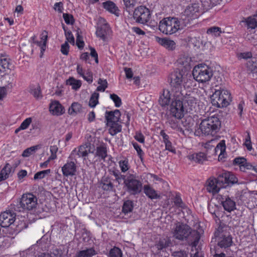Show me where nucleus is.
Masks as SVG:
<instances>
[{"mask_svg":"<svg viewBox=\"0 0 257 257\" xmlns=\"http://www.w3.org/2000/svg\"><path fill=\"white\" fill-rule=\"evenodd\" d=\"M173 236L178 240L188 239L189 243L193 246H196L200 238L199 233L195 230H192L188 225L177 222L172 231Z\"/></svg>","mask_w":257,"mask_h":257,"instance_id":"f257e3e1","label":"nucleus"},{"mask_svg":"<svg viewBox=\"0 0 257 257\" xmlns=\"http://www.w3.org/2000/svg\"><path fill=\"white\" fill-rule=\"evenodd\" d=\"M221 122L217 116L213 115L203 119L200 125L199 129L205 135H213L218 132Z\"/></svg>","mask_w":257,"mask_h":257,"instance_id":"f03ea898","label":"nucleus"},{"mask_svg":"<svg viewBox=\"0 0 257 257\" xmlns=\"http://www.w3.org/2000/svg\"><path fill=\"white\" fill-rule=\"evenodd\" d=\"M231 100L230 93L225 89H215L211 96L212 105L218 108L226 107Z\"/></svg>","mask_w":257,"mask_h":257,"instance_id":"7ed1b4c3","label":"nucleus"},{"mask_svg":"<svg viewBox=\"0 0 257 257\" xmlns=\"http://www.w3.org/2000/svg\"><path fill=\"white\" fill-rule=\"evenodd\" d=\"M180 22L175 17H167L162 20L159 25V30L164 34L172 35L180 29Z\"/></svg>","mask_w":257,"mask_h":257,"instance_id":"20e7f679","label":"nucleus"},{"mask_svg":"<svg viewBox=\"0 0 257 257\" xmlns=\"http://www.w3.org/2000/svg\"><path fill=\"white\" fill-rule=\"evenodd\" d=\"M170 86L173 97L180 98L182 96L183 89V74L180 71H175L170 75Z\"/></svg>","mask_w":257,"mask_h":257,"instance_id":"39448f33","label":"nucleus"},{"mask_svg":"<svg viewBox=\"0 0 257 257\" xmlns=\"http://www.w3.org/2000/svg\"><path fill=\"white\" fill-rule=\"evenodd\" d=\"M192 75L197 81L205 83L210 80L213 75V71L207 65L200 64L194 67Z\"/></svg>","mask_w":257,"mask_h":257,"instance_id":"423d86ee","label":"nucleus"},{"mask_svg":"<svg viewBox=\"0 0 257 257\" xmlns=\"http://www.w3.org/2000/svg\"><path fill=\"white\" fill-rule=\"evenodd\" d=\"M124 186L126 187L127 192L135 195L141 192L143 184L140 180L137 179L136 175L129 174L127 175V179L125 180Z\"/></svg>","mask_w":257,"mask_h":257,"instance_id":"0eeeda50","label":"nucleus"},{"mask_svg":"<svg viewBox=\"0 0 257 257\" xmlns=\"http://www.w3.org/2000/svg\"><path fill=\"white\" fill-rule=\"evenodd\" d=\"M183 97L178 98L177 97H173L172 101L170 106V113L175 118L180 119L183 117L184 115L185 107L183 102L181 100V98Z\"/></svg>","mask_w":257,"mask_h":257,"instance_id":"6e6552de","label":"nucleus"},{"mask_svg":"<svg viewBox=\"0 0 257 257\" xmlns=\"http://www.w3.org/2000/svg\"><path fill=\"white\" fill-rule=\"evenodd\" d=\"M37 204V197L31 193H28L23 195L19 204L20 206L18 207L34 212Z\"/></svg>","mask_w":257,"mask_h":257,"instance_id":"1a4fd4ad","label":"nucleus"},{"mask_svg":"<svg viewBox=\"0 0 257 257\" xmlns=\"http://www.w3.org/2000/svg\"><path fill=\"white\" fill-rule=\"evenodd\" d=\"M133 17L136 22L141 24H145L150 19V11L145 6H139L135 9Z\"/></svg>","mask_w":257,"mask_h":257,"instance_id":"9d476101","label":"nucleus"},{"mask_svg":"<svg viewBox=\"0 0 257 257\" xmlns=\"http://www.w3.org/2000/svg\"><path fill=\"white\" fill-rule=\"evenodd\" d=\"M215 237L218 241V245L221 248H227L230 247L232 243V237L227 232H224L223 228L219 227L214 233Z\"/></svg>","mask_w":257,"mask_h":257,"instance_id":"9b49d317","label":"nucleus"},{"mask_svg":"<svg viewBox=\"0 0 257 257\" xmlns=\"http://www.w3.org/2000/svg\"><path fill=\"white\" fill-rule=\"evenodd\" d=\"M16 214L10 211H5L0 215V225L2 227H8L12 224L16 219Z\"/></svg>","mask_w":257,"mask_h":257,"instance_id":"f8f14e48","label":"nucleus"},{"mask_svg":"<svg viewBox=\"0 0 257 257\" xmlns=\"http://www.w3.org/2000/svg\"><path fill=\"white\" fill-rule=\"evenodd\" d=\"M194 95V93H187L183 91L182 93L183 98H181V100L183 102L184 107L186 106V104H187L190 110H193V108H195L198 101L197 98H196Z\"/></svg>","mask_w":257,"mask_h":257,"instance_id":"ddd939ff","label":"nucleus"},{"mask_svg":"<svg viewBox=\"0 0 257 257\" xmlns=\"http://www.w3.org/2000/svg\"><path fill=\"white\" fill-rule=\"evenodd\" d=\"M114 180L109 176H103L98 182V187L105 191H112L114 189Z\"/></svg>","mask_w":257,"mask_h":257,"instance_id":"4468645a","label":"nucleus"},{"mask_svg":"<svg viewBox=\"0 0 257 257\" xmlns=\"http://www.w3.org/2000/svg\"><path fill=\"white\" fill-rule=\"evenodd\" d=\"M199 6L197 4H194L188 6L185 10L183 15L188 18V22L196 19L198 17Z\"/></svg>","mask_w":257,"mask_h":257,"instance_id":"2eb2a0df","label":"nucleus"},{"mask_svg":"<svg viewBox=\"0 0 257 257\" xmlns=\"http://www.w3.org/2000/svg\"><path fill=\"white\" fill-rule=\"evenodd\" d=\"M120 112L119 110L115 109L114 111L105 112V118L107 121L108 125H113L118 124L120 116Z\"/></svg>","mask_w":257,"mask_h":257,"instance_id":"dca6fc26","label":"nucleus"},{"mask_svg":"<svg viewBox=\"0 0 257 257\" xmlns=\"http://www.w3.org/2000/svg\"><path fill=\"white\" fill-rule=\"evenodd\" d=\"M87 155L88 152L86 148L84 146H80L78 149H75L72 151L69 158L76 162L77 158L83 157L84 159H85V157Z\"/></svg>","mask_w":257,"mask_h":257,"instance_id":"f3484780","label":"nucleus"},{"mask_svg":"<svg viewBox=\"0 0 257 257\" xmlns=\"http://www.w3.org/2000/svg\"><path fill=\"white\" fill-rule=\"evenodd\" d=\"M206 190L209 193L215 194L219 192L221 188L220 185H219L216 178L210 177L206 182Z\"/></svg>","mask_w":257,"mask_h":257,"instance_id":"a211bd4d","label":"nucleus"},{"mask_svg":"<svg viewBox=\"0 0 257 257\" xmlns=\"http://www.w3.org/2000/svg\"><path fill=\"white\" fill-rule=\"evenodd\" d=\"M74 161L72 160L67 162L62 168V171L64 176L68 177L75 175L76 172V166Z\"/></svg>","mask_w":257,"mask_h":257,"instance_id":"6ab92c4d","label":"nucleus"},{"mask_svg":"<svg viewBox=\"0 0 257 257\" xmlns=\"http://www.w3.org/2000/svg\"><path fill=\"white\" fill-rule=\"evenodd\" d=\"M48 35L46 31H44L41 35L40 41L35 40L36 37L34 36L31 38L33 41V43L36 44L38 46L41 48V56L43 55V52L46 49V43L47 41Z\"/></svg>","mask_w":257,"mask_h":257,"instance_id":"aec40b11","label":"nucleus"},{"mask_svg":"<svg viewBox=\"0 0 257 257\" xmlns=\"http://www.w3.org/2000/svg\"><path fill=\"white\" fill-rule=\"evenodd\" d=\"M187 158L192 162L202 164L207 160L206 154L203 152L194 153L187 156Z\"/></svg>","mask_w":257,"mask_h":257,"instance_id":"412c9836","label":"nucleus"},{"mask_svg":"<svg viewBox=\"0 0 257 257\" xmlns=\"http://www.w3.org/2000/svg\"><path fill=\"white\" fill-rule=\"evenodd\" d=\"M144 193L150 199H160L161 195L150 185H145L143 186Z\"/></svg>","mask_w":257,"mask_h":257,"instance_id":"4be33fe9","label":"nucleus"},{"mask_svg":"<svg viewBox=\"0 0 257 257\" xmlns=\"http://www.w3.org/2000/svg\"><path fill=\"white\" fill-rule=\"evenodd\" d=\"M171 95H172L171 91L168 89H163L159 99V104L162 106L168 105L170 102Z\"/></svg>","mask_w":257,"mask_h":257,"instance_id":"5701e85b","label":"nucleus"},{"mask_svg":"<svg viewBox=\"0 0 257 257\" xmlns=\"http://www.w3.org/2000/svg\"><path fill=\"white\" fill-rule=\"evenodd\" d=\"M49 110L54 115H59L64 113L63 107L58 101H54L50 103Z\"/></svg>","mask_w":257,"mask_h":257,"instance_id":"b1692460","label":"nucleus"},{"mask_svg":"<svg viewBox=\"0 0 257 257\" xmlns=\"http://www.w3.org/2000/svg\"><path fill=\"white\" fill-rule=\"evenodd\" d=\"M109 27L107 23L104 24L97 28L96 35L97 37L100 38L103 41L106 38V35L108 33Z\"/></svg>","mask_w":257,"mask_h":257,"instance_id":"393cba45","label":"nucleus"},{"mask_svg":"<svg viewBox=\"0 0 257 257\" xmlns=\"http://www.w3.org/2000/svg\"><path fill=\"white\" fill-rule=\"evenodd\" d=\"M156 40L157 42L166 49L172 50L175 48L176 44L172 40L165 38H161L158 37H156Z\"/></svg>","mask_w":257,"mask_h":257,"instance_id":"a878e982","label":"nucleus"},{"mask_svg":"<svg viewBox=\"0 0 257 257\" xmlns=\"http://www.w3.org/2000/svg\"><path fill=\"white\" fill-rule=\"evenodd\" d=\"M223 199V198H222ZM222 205L225 210L230 212L236 209L235 202L229 197H226L225 199L221 201Z\"/></svg>","mask_w":257,"mask_h":257,"instance_id":"bb28decb","label":"nucleus"},{"mask_svg":"<svg viewBox=\"0 0 257 257\" xmlns=\"http://www.w3.org/2000/svg\"><path fill=\"white\" fill-rule=\"evenodd\" d=\"M102 5L105 10L116 16H118L119 11L113 2L108 1L103 3Z\"/></svg>","mask_w":257,"mask_h":257,"instance_id":"cd10ccee","label":"nucleus"},{"mask_svg":"<svg viewBox=\"0 0 257 257\" xmlns=\"http://www.w3.org/2000/svg\"><path fill=\"white\" fill-rule=\"evenodd\" d=\"M241 23L244 24L247 29H254L257 27V20L254 16L244 18Z\"/></svg>","mask_w":257,"mask_h":257,"instance_id":"c85d7f7f","label":"nucleus"},{"mask_svg":"<svg viewBox=\"0 0 257 257\" xmlns=\"http://www.w3.org/2000/svg\"><path fill=\"white\" fill-rule=\"evenodd\" d=\"M12 170L11 166L7 163L0 172V182L7 179Z\"/></svg>","mask_w":257,"mask_h":257,"instance_id":"c756f323","label":"nucleus"},{"mask_svg":"<svg viewBox=\"0 0 257 257\" xmlns=\"http://www.w3.org/2000/svg\"><path fill=\"white\" fill-rule=\"evenodd\" d=\"M96 254L93 248H89L77 252L76 257H91Z\"/></svg>","mask_w":257,"mask_h":257,"instance_id":"7c9ffc66","label":"nucleus"},{"mask_svg":"<svg viewBox=\"0 0 257 257\" xmlns=\"http://www.w3.org/2000/svg\"><path fill=\"white\" fill-rule=\"evenodd\" d=\"M134 208L133 201L130 200H127L124 202L122 206V212L124 214L132 212Z\"/></svg>","mask_w":257,"mask_h":257,"instance_id":"2f4dec72","label":"nucleus"},{"mask_svg":"<svg viewBox=\"0 0 257 257\" xmlns=\"http://www.w3.org/2000/svg\"><path fill=\"white\" fill-rule=\"evenodd\" d=\"M81 105L78 102H73L68 109V113L70 115H75L81 110Z\"/></svg>","mask_w":257,"mask_h":257,"instance_id":"473e14b6","label":"nucleus"},{"mask_svg":"<svg viewBox=\"0 0 257 257\" xmlns=\"http://www.w3.org/2000/svg\"><path fill=\"white\" fill-rule=\"evenodd\" d=\"M96 156L102 160H104L107 156V150L106 147L103 146L97 147L96 150Z\"/></svg>","mask_w":257,"mask_h":257,"instance_id":"72a5a7b5","label":"nucleus"},{"mask_svg":"<svg viewBox=\"0 0 257 257\" xmlns=\"http://www.w3.org/2000/svg\"><path fill=\"white\" fill-rule=\"evenodd\" d=\"M67 84L72 86L73 89L77 90L81 86V82L79 80H76L73 77H70L67 80Z\"/></svg>","mask_w":257,"mask_h":257,"instance_id":"f704fd0d","label":"nucleus"},{"mask_svg":"<svg viewBox=\"0 0 257 257\" xmlns=\"http://www.w3.org/2000/svg\"><path fill=\"white\" fill-rule=\"evenodd\" d=\"M226 171L220 173L217 178L216 180L217 181L219 185H220L221 188H225L227 187V179L225 178Z\"/></svg>","mask_w":257,"mask_h":257,"instance_id":"c9c22d12","label":"nucleus"},{"mask_svg":"<svg viewBox=\"0 0 257 257\" xmlns=\"http://www.w3.org/2000/svg\"><path fill=\"white\" fill-rule=\"evenodd\" d=\"M166 119L171 128L174 130L178 128V121L177 120V118L169 114L167 115Z\"/></svg>","mask_w":257,"mask_h":257,"instance_id":"e433bc0d","label":"nucleus"},{"mask_svg":"<svg viewBox=\"0 0 257 257\" xmlns=\"http://www.w3.org/2000/svg\"><path fill=\"white\" fill-rule=\"evenodd\" d=\"M225 178L227 179V186L235 184L238 181L235 175L229 172L226 171Z\"/></svg>","mask_w":257,"mask_h":257,"instance_id":"4c0bfd02","label":"nucleus"},{"mask_svg":"<svg viewBox=\"0 0 257 257\" xmlns=\"http://www.w3.org/2000/svg\"><path fill=\"white\" fill-rule=\"evenodd\" d=\"M99 96V93L96 91L92 94L89 101L90 107H94L98 104Z\"/></svg>","mask_w":257,"mask_h":257,"instance_id":"58836bf2","label":"nucleus"},{"mask_svg":"<svg viewBox=\"0 0 257 257\" xmlns=\"http://www.w3.org/2000/svg\"><path fill=\"white\" fill-rule=\"evenodd\" d=\"M222 31L221 28L216 26L210 27L207 31L208 34L211 35L215 37H219Z\"/></svg>","mask_w":257,"mask_h":257,"instance_id":"ea45409f","label":"nucleus"},{"mask_svg":"<svg viewBox=\"0 0 257 257\" xmlns=\"http://www.w3.org/2000/svg\"><path fill=\"white\" fill-rule=\"evenodd\" d=\"M99 86L97 87L96 91L104 92L108 86V83L106 79L99 78L98 80Z\"/></svg>","mask_w":257,"mask_h":257,"instance_id":"a19ab883","label":"nucleus"},{"mask_svg":"<svg viewBox=\"0 0 257 257\" xmlns=\"http://www.w3.org/2000/svg\"><path fill=\"white\" fill-rule=\"evenodd\" d=\"M118 164L120 170L122 173L126 172L130 169L129 163L127 159L120 160L119 161Z\"/></svg>","mask_w":257,"mask_h":257,"instance_id":"79ce46f5","label":"nucleus"},{"mask_svg":"<svg viewBox=\"0 0 257 257\" xmlns=\"http://www.w3.org/2000/svg\"><path fill=\"white\" fill-rule=\"evenodd\" d=\"M108 125L110 126L109 129V133L111 136H114L121 131V125L118 124Z\"/></svg>","mask_w":257,"mask_h":257,"instance_id":"37998d69","label":"nucleus"},{"mask_svg":"<svg viewBox=\"0 0 257 257\" xmlns=\"http://www.w3.org/2000/svg\"><path fill=\"white\" fill-rule=\"evenodd\" d=\"M109 257H122V251L120 248L114 247L109 251Z\"/></svg>","mask_w":257,"mask_h":257,"instance_id":"c03bdc74","label":"nucleus"},{"mask_svg":"<svg viewBox=\"0 0 257 257\" xmlns=\"http://www.w3.org/2000/svg\"><path fill=\"white\" fill-rule=\"evenodd\" d=\"M38 146H35L27 148V149L25 150L23 152L22 156L24 157H29L31 155L34 154L35 152V151L38 149Z\"/></svg>","mask_w":257,"mask_h":257,"instance_id":"a18cd8bd","label":"nucleus"},{"mask_svg":"<svg viewBox=\"0 0 257 257\" xmlns=\"http://www.w3.org/2000/svg\"><path fill=\"white\" fill-rule=\"evenodd\" d=\"M256 166H253L250 163L247 162L245 159V163L244 162L243 164L240 167V171L242 172H246L247 170H253L254 171V168Z\"/></svg>","mask_w":257,"mask_h":257,"instance_id":"49530a36","label":"nucleus"},{"mask_svg":"<svg viewBox=\"0 0 257 257\" xmlns=\"http://www.w3.org/2000/svg\"><path fill=\"white\" fill-rule=\"evenodd\" d=\"M51 172L50 169L41 171L36 173L34 177V180L41 179L44 178L46 175L50 174Z\"/></svg>","mask_w":257,"mask_h":257,"instance_id":"de8ad7c7","label":"nucleus"},{"mask_svg":"<svg viewBox=\"0 0 257 257\" xmlns=\"http://www.w3.org/2000/svg\"><path fill=\"white\" fill-rule=\"evenodd\" d=\"M63 29L65 31V36L67 40L66 42L68 43L69 42L74 45L75 43V39L72 32L70 31H67L64 27H63Z\"/></svg>","mask_w":257,"mask_h":257,"instance_id":"09e8293b","label":"nucleus"},{"mask_svg":"<svg viewBox=\"0 0 257 257\" xmlns=\"http://www.w3.org/2000/svg\"><path fill=\"white\" fill-rule=\"evenodd\" d=\"M31 93L37 99H40L42 97L40 87L39 86L32 89L31 90Z\"/></svg>","mask_w":257,"mask_h":257,"instance_id":"8fccbe9b","label":"nucleus"},{"mask_svg":"<svg viewBox=\"0 0 257 257\" xmlns=\"http://www.w3.org/2000/svg\"><path fill=\"white\" fill-rule=\"evenodd\" d=\"M236 56L239 60H241L242 59L246 60L251 58L252 56V55L250 52H245L238 53H237Z\"/></svg>","mask_w":257,"mask_h":257,"instance_id":"3c124183","label":"nucleus"},{"mask_svg":"<svg viewBox=\"0 0 257 257\" xmlns=\"http://www.w3.org/2000/svg\"><path fill=\"white\" fill-rule=\"evenodd\" d=\"M63 17L65 22L68 25H73L74 23V19L73 16L71 14L64 13Z\"/></svg>","mask_w":257,"mask_h":257,"instance_id":"603ef678","label":"nucleus"},{"mask_svg":"<svg viewBox=\"0 0 257 257\" xmlns=\"http://www.w3.org/2000/svg\"><path fill=\"white\" fill-rule=\"evenodd\" d=\"M110 98L113 100L115 104V106L119 107L121 105V100L120 98L115 94H111L110 95Z\"/></svg>","mask_w":257,"mask_h":257,"instance_id":"864d4df0","label":"nucleus"},{"mask_svg":"<svg viewBox=\"0 0 257 257\" xmlns=\"http://www.w3.org/2000/svg\"><path fill=\"white\" fill-rule=\"evenodd\" d=\"M0 62L3 69V72H6L7 70L10 69L9 60L7 58L0 59Z\"/></svg>","mask_w":257,"mask_h":257,"instance_id":"5fc2aeb1","label":"nucleus"},{"mask_svg":"<svg viewBox=\"0 0 257 257\" xmlns=\"http://www.w3.org/2000/svg\"><path fill=\"white\" fill-rule=\"evenodd\" d=\"M83 79L88 82L89 83H91L93 81V75L91 71L88 70L84 73V75L82 76Z\"/></svg>","mask_w":257,"mask_h":257,"instance_id":"6e6d98bb","label":"nucleus"},{"mask_svg":"<svg viewBox=\"0 0 257 257\" xmlns=\"http://www.w3.org/2000/svg\"><path fill=\"white\" fill-rule=\"evenodd\" d=\"M32 119L31 117H28L25 119L20 125V128L24 130L27 129L31 123L32 122Z\"/></svg>","mask_w":257,"mask_h":257,"instance_id":"4d7b16f0","label":"nucleus"},{"mask_svg":"<svg viewBox=\"0 0 257 257\" xmlns=\"http://www.w3.org/2000/svg\"><path fill=\"white\" fill-rule=\"evenodd\" d=\"M168 243L166 240L161 239L159 240L158 243L157 244V247L158 249L161 250L168 246Z\"/></svg>","mask_w":257,"mask_h":257,"instance_id":"13d9d810","label":"nucleus"},{"mask_svg":"<svg viewBox=\"0 0 257 257\" xmlns=\"http://www.w3.org/2000/svg\"><path fill=\"white\" fill-rule=\"evenodd\" d=\"M69 50V45L67 42H65L61 47V52L64 55H67Z\"/></svg>","mask_w":257,"mask_h":257,"instance_id":"bf43d9fd","label":"nucleus"},{"mask_svg":"<svg viewBox=\"0 0 257 257\" xmlns=\"http://www.w3.org/2000/svg\"><path fill=\"white\" fill-rule=\"evenodd\" d=\"M216 151H217L218 150H220V153H222L223 151L225 150V141L222 140L218 144L216 147L215 148Z\"/></svg>","mask_w":257,"mask_h":257,"instance_id":"052dcab7","label":"nucleus"},{"mask_svg":"<svg viewBox=\"0 0 257 257\" xmlns=\"http://www.w3.org/2000/svg\"><path fill=\"white\" fill-rule=\"evenodd\" d=\"M233 164L239 165V167L245 163V159L243 157H237L233 160Z\"/></svg>","mask_w":257,"mask_h":257,"instance_id":"680f3d73","label":"nucleus"},{"mask_svg":"<svg viewBox=\"0 0 257 257\" xmlns=\"http://www.w3.org/2000/svg\"><path fill=\"white\" fill-rule=\"evenodd\" d=\"M244 144L248 150L250 151L252 149L250 137L248 133L246 138H245V141Z\"/></svg>","mask_w":257,"mask_h":257,"instance_id":"e2e57ef3","label":"nucleus"},{"mask_svg":"<svg viewBox=\"0 0 257 257\" xmlns=\"http://www.w3.org/2000/svg\"><path fill=\"white\" fill-rule=\"evenodd\" d=\"M76 45L80 49H83L84 46V43L82 40L81 37L79 35H78L76 38Z\"/></svg>","mask_w":257,"mask_h":257,"instance_id":"0e129e2a","label":"nucleus"},{"mask_svg":"<svg viewBox=\"0 0 257 257\" xmlns=\"http://www.w3.org/2000/svg\"><path fill=\"white\" fill-rule=\"evenodd\" d=\"M174 202L175 204L180 207H183V203L180 197L178 195H176L174 199Z\"/></svg>","mask_w":257,"mask_h":257,"instance_id":"69168bd1","label":"nucleus"},{"mask_svg":"<svg viewBox=\"0 0 257 257\" xmlns=\"http://www.w3.org/2000/svg\"><path fill=\"white\" fill-rule=\"evenodd\" d=\"M54 9L59 13H61L63 10V4L62 2L56 3L54 5Z\"/></svg>","mask_w":257,"mask_h":257,"instance_id":"338daca9","label":"nucleus"},{"mask_svg":"<svg viewBox=\"0 0 257 257\" xmlns=\"http://www.w3.org/2000/svg\"><path fill=\"white\" fill-rule=\"evenodd\" d=\"M174 257H187V254L185 251L180 250L173 253Z\"/></svg>","mask_w":257,"mask_h":257,"instance_id":"774afa93","label":"nucleus"}]
</instances>
